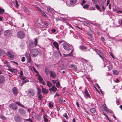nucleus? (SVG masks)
I'll list each match as a JSON object with an SVG mask.
<instances>
[{
  "label": "nucleus",
  "instance_id": "nucleus-1",
  "mask_svg": "<svg viewBox=\"0 0 122 122\" xmlns=\"http://www.w3.org/2000/svg\"><path fill=\"white\" fill-rule=\"evenodd\" d=\"M38 39L35 38L34 42L32 40H31L29 41V44L30 46V49L31 48L36 47L37 46L38 43Z\"/></svg>",
  "mask_w": 122,
  "mask_h": 122
},
{
  "label": "nucleus",
  "instance_id": "nucleus-27",
  "mask_svg": "<svg viewBox=\"0 0 122 122\" xmlns=\"http://www.w3.org/2000/svg\"><path fill=\"white\" fill-rule=\"evenodd\" d=\"M35 117V118L36 120H39L41 118L37 114H36Z\"/></svg>",
  "mask_w": 122,
  "mask_h": 122
},
{
  "label": "nucleus",
  "instance_id": "nucleus-56",
  "mask_svg": "<svg viewBox=\"0 0 122 122\" xmlns=\"http://www.w3.org/2000/svg\"><path fill=\"white\" fill-rule=\"evenodd\" d=\"M20 78L21 80H24L26 78V77H23V76L22 77H20Z\"/></svg>",
  "mask_w": 122,
  "mask_h": 122
},
{
  "label": "nucleus",
  "instance_id": "nucleus-58",
  "mask_svg": "<svg viewBox=\"0 0 122 122\" xmlns=\"http://www.w3.org/2000/svg\"><path fill=\"white\" fill-rule=\"evenodd\" d=\"M57 80H52L51 81L53 82V83L54 84H56V82L57 81Z\"/></svg>",
  "mask_w": 122,
  "mask_h": 122
},
{
  "label": "nucleus",
  "instance_id": "nucleus-28",
  "mask_svg": "<svg viewBox=\"0 0 122 122\" xmlns=\"http://www.w3.org/2000/svg\"><path fill=\"white\" fill-rule=\"evenodd\" d=\"M47 86L49 87H50L52 85V83L49 81H47Z\"/></svg>",
  "mask_w": 122,
  "mask_h": 122
},
{
  "label": "nucleus",
  "instance_id": "nucleus-10",
  "mask_svg": "<svg viewBox=\"0 0 122 122\" xmlns=\"http://www.w3.org/2000/svg\"><path fill=\"white\" fill-rule=\"evenodd\" d=\"M9 107L11 109L14 110H15L17 109L18 107L14 103L10 104L9 106Z\"/></svg>",
  "mask_w": 122,
  "mask_h": 122
},
{
  "label": "nucleus",
  "instance_id": "nucleus-54",
  "mask_svg": "<svg viewBox=\"0 0 122 122\" xmlns=\"http://www.w3.org/2000/svg\"><path fill=\"white\" fill-rule=\"evenodd\" d=\"M0 118L2 119H5V117L2 114H1L0 116Z\"/></svg>",
  "mask_w": 122,
  "mask_h": 122
},
{
  "label": "nucleus",
  "instance_id": "nucleus-23",
  "mask_svg": "<svg viewBox=\"0 0 122 122\" xmlns=\"http://www.w3.org/2000/svg\"><path fill=\"white\" fill-rule=\"evenodd\" d=\"M8 70L12 72L17 73V70L15 69H9Z\"/></svg>",
  "mask_w": 122,
  "mask_h": 122
},
{
  "label": "nucleus",
  "instance_id": "nucleus-55",
  "mask_svg": "<svg viewBox=\"0 0 122 122\" xmlns=\"http://www.w3.org/2000/svg\"><path fill=\"white\" fill-rule=\"evenodd\" d=\"M21 61L22 62H24L25 60V58L24 57H22L21 58Z\"/></svg>",
  "mask_w": 122,
  "mask_h": 122
},
{
  "label": "nucleus",
  "instance_id": "nucleus-48",
  "mask_svg": "<svg viewBox=\"0 0 122 122\" xmlns=\"http://www.w3.org/2000/svg\"><path fill=\"white\" fill-rule=\"evenodd\" d=\"M43 117L44 121L45 122H47L48 121L47 118L45 117L44 115H43Z\"/></svg>",
  "mask_w": 122,
  "mask_h": 122
},
{
  "label": "nucleus",
  "instance_id": "nucleus-37",
  "mask_svg": "<svg viewBox=\"0 0 122 122\" xmlns=\"http://www.w3.org/2000/svg\"><path fill=\"white\" fill-rule=\"evenodd\" d=\"M42 15L45 17H47V16L45 14V13L42 11L41 12Z\"/></svg>",
  "mask_w": 122,
  "mask_h": 122
},
{
  "label": "nucleus",
  "instance_id": "nucleus-39",
  "mask_svg": "<svg viewBox=\"0 0 122 122\" xmlns=\"http://www.w3.org/2000/svg\"><path fill=\"white\" fill-rule=\"evenodd\" d=\"M38 95V97L39 100H41V99L42 98V95L39 94L37 95Z\"/></svg>",
  "mask_w": 122,
  "mask_h": 122
},
{
  "label": "nucleus",
  "instance_id": "nucleus-45",
  "mask_svg": "<svg viewBox=\"0 0 122 122\" xmlns=\"http://www.w3.org/2000/svg\"><path fill=\"white\" fill-rule=\"evenodd\" d=\"M89 36V37L90 39L91 40H94V38L92 36V35H88Z\"/></svg>",
  "mask_w": 122,
  "mask_h": 122
},
{
  "label": "nucleus",
  "instance_id": "nucleus-47",
  "mask_svg": "<svg viewBox=\"0 0 122 122\" xmlns=\"http://www.w3.org/2000/svg\"><path fill=\"white\" fill-rule=\"evenodd\" d=\"M25 121H29V122H33V121L30 118H29L28 119H25Z\"/></svg>",
  "mask_w": 122,
  "mask_h": 122
},
{
  "label": "nucleus",
  "instance_id": "nucleus-46",
  "mask_svg": "<svg viewBox=\"0 0 122 122\" xmlns=\"http://www.w3.org/2000/svg\"><path fill=\"white\" fill-rule=\"evenodd\" d=\"M63 116L64 117H65L66 118V119H68L69 118L68 116L67 115V114L66 113H64L63 115Z\"/></svg>",
  "mask_w": 122,
  "mask_h": 122
},
{
  "label": "nucleus",
  "instance_id": "nucleus-21",
  "mask_svg": "<svg viewBox=\"0 0 122 122\" xmlns=\"http://www.w3.org/2000/svg\"><path fill=\"white\" fill-rule=\"evenodd\" d=\"M5 51L3 49H0V56H2L5 54Z\"/></svg>",
  "mask_w": 122,
  "mask_h": 122
},
{
  "label": "nucleus",
  "instance_id": "nucleus-32",
  "mask_svg": "<svg viewBox=\"0 0 122 122\" xmlns=\"http://www.w3.org/2000/svg\"><path fill=\"white\" fill-rule=\"evenodd\" d=\"M105 59L102 60L103 61L105 62L107 64H110V62L109 61L107 60L104 57Z\"/></svg>",
  "mask_w": 122,
  "mask_h": 122
},
{
  "label": "nucleus",
  "instance_id": "nucleus-52",
  "mask_svg": "<svg viewBox=\"0 0 122 122\" xmlns=\"http://www.w3.org/2000/svg\"><path fill=\"white\" fill-rule=\"evenodd\" d=\"M47 11L50 12H52V9L50 8H47Z\"/></svg>",
  "mask_w": 122,
  "mask_h": 122
},
{
  "label": "nucleus",
  "instance_id": "nucleus-30",
  "mask_svg": "<svg viewBox=\"0 0 122 122\" xmlns=\"http://www.w3.org/2000/svg\"><path fill=\"white\" fill-rule=\"evenodd\" d=\"M103 110L107 112V108L106 107V105L105 104H103Z\"/></svg>",
  "mask_w": 122,
  "mask_h": 122
},
{
  "label": "nucleus",
  "instance_id": "nucleus-26",
  "mask_svg": "<svg viewBox=\"0 0 122 122\" xmlns=\"http://www.w3.org/2000/svg\"><path fill=\"white\" fill-rule=\"evenodd\" d=\"M73 50H72V51L69 54H63V55H64V56L65 57H67V56H71L72 55V53L73 51Z\"/></svg>",
  "mask_w": 122,
  "mask_h": 122
},
{
  "label": "nucleus",
  "instance_id": "nucleus-22",
  "mask_svg": "<svg viewBox=\"0 0 122 122\" xmlns=\"http://www.w3.org/2000/svg\"><path fill=\"white\" fill-rule=\"evenodd\" d=\"M53 44L54 46L56 47L57 50L59 49V44L57 42H55L53 43Z\"/></svg>",
  "mask_w": 122,
  "mask_h": 122
},
{
  "label": "nucleus",
  "instance_id": "nucleus-13",
  "mask_svg": "<svg viewBox=\"0 0 122 122\" xmlns=\"http://www.w3.org/2000/svg\"><path fill=\"white\" fill-rule=\"evenodd\" d=\"M69 68H72L74 71H76L77 70V67L74 64H70L69 65Z\"/></svg>",
  "mask_w": 122,
  "mask_h": 122
},
{
  "label": "nucleus",
  "instance_id": "nucleus-57",
  "mask_svg": "<svg viewBox=\"0 0 122 122\" xmlns=\"http://www.w3.org/2000/svg\"><path fill=\"white\" fill-rule=\"evenodd\" d=\"M89 9L90 10H95V8L94 7H92L89 8Z\"/></svg>",
  "mask_w": 122,
  "mask_h": 122
},
{
  "label": "nucleus",
  "instance_id": "nucleus-7",
  "mask_svg": "<svg viewBox=\"0 0 122 122\" xmlns=\"http://www.w3.org/2000/svg\"><path fill=\"white\" fill-rule=\"evenodd\" d=\"M35 95V91L34 90L32 89H30L28 90L27 93V95L30 97H33Z\"/></svg>",
  "mask_w": 122,
  "mask_h": 122
},
{
  "label": "nucleus",
  "instance_id": "nucleus-38",
  "mask_svg": "<svg viewBox=\"0 0 122 122\" xmlns=\"http://www.w3.org/2000/svg\"><path fill=\"white\" fill-rule=\"evenodd\" d=\"M41 92V89H40L39 88H37V95L40 94Z\"/></svg>",
  "mask_w": 122,
  "mask_h": 122
},
{
  "label": "nucleus",
  "instance_id": "nucleus-64",
  "mask_svg": "<svg viewBox=\"0 0 122 122\" xmlns=\"http://www.w3.org/2000/svg\"><path fill=\"white\" fill-rule=\"evenodd\" d=\"M53 106V105L51 104V103L50 102L49 104V107L50 108L51 107Z\"/></svg>",
  "mask_w": 122,
  "mask_h": 122
},
{
  "label": "nucleus",
  "instance_id": "nucleus-50",
  "mask_svg": "<svg viewBox=\"0 0 122 122\" xmlns=\"http://www.w3.org/2000/svg\"><path fill=\"white\" fill-rule=\"evenodd\" d=\"M35 65L37 67H38L39 68H40L41 67V66L40 64H36V63H35Z\"/></svg>",
  "mask_w": 122,
  "mask_h": 122
},
{
  "label": "nucleus",
  "instance_id": "nucleus-14",
  "mask_svg": "<svg viewBox=\"0 0 122 122\" xmlns=\"http://www.w3.org/2000/svg\"><path fill=\"white\" fill-rule=\"evenodd\" d=\"M49 73L50 74V76L53 78H55L56 76V74L54 71H50Z\"/></svg>",
  "mask_w": 122,
  "mask_h": 122
},
{
  "label": "nucleus",
  "instance_id": "nucleus-33",
  "mask_svg": "<svg viewBox=\"0 0 122 122\" xmlns=\"http://www.w3.org/2000/svg\"><path fill=\"white\" fill-rule=\"evenodd\" d=\"M59 102L61 104L63 103V99L62 97H61L59 98Z\"/></svg>",
  "mask_w": 122,
  "mask_h": 122
},
{
  "label": "nucleus",
  "instance_id": "nucleus-19",
  "mask_svg": "<svg viewBox=\"0 0 122 122\" xmlns=\"http://www.w3.org/2000/svg\"><path fill=\"white\" fill-rule=\"evenodd\" d=\"M42 91L43 93L45 95H46L48 93V90L45 88H43L42 89Z\"/></svg>",
  "mask_w": 122,
  "mask_h": 122
},
{
  "label": "nucleus",
  "instance_id": "nucleus-2",
  "mask_svg": "<svg viewBox=\"0 0 122 122\" xmlns=\"http://www.w3.org/2000/svg\"><path fill=\"white\" fill-rule=\"evenodd\" d=\"M62 46L64 48L66 51H70L72 49L73 46L65 41L62 44Z\"/></svg>",
  "mask_w": 122,
  "mask_h": 122
},
{
  "label": "nucleus",
  "instance_id": "nucleus-9",
  "mask_svg": "<svg viewBox=\"0 0 122 122\" xmlns=\"http://www.w3.org/2000/svg\"><path fill=\"white\" fill-rule=\"evenodd\" d=\"M14 119L16 122H21L22 121V118L18 115H16L14 116Z\"/></svg>",
  "mask_w": 122,
  "mask_h": 122
},
{
  "label": "nucleus",
  "instance_id": "nucleus-42",
  "mask_svg": "<svg viewBox=\"0 0 122 122\" xmlns=\"http://www.w3.org/2000/svg\"><path fill=\"white\" fill-rule=\"evenodd\" d=\"M60 84L59 81H57L56 83V85L57 88H59L60 86Z\"/></svg>",
  "mask_w": 122,
  "mask_h": 122
},
{
  "label": "nucleus",
  "instance_id": "nucleus-5",
  "mask_svg": "<svg viewBox=\"0 0 122 122\" xmlns=\"http://www.w3.org/2000/svg\"><path fill=\"white\" fill-rule=\"evenodd\" d=\"M30 53L31 56L33 57H35L37 56L38 54V51L37 49H34L30 51Z\"/></svg>",
  "mask_w": 122,
  "mask_h": 122
},
{
  "label": "nucleus",
  "instance_id": "nucleus-6",
  "mask_svg": "<svg viewBox=\"0 0 122 122\" xmlns=\"http://www.w3.org/2000/svg\"><path fill=\"white\" fill-rule=\"evenodd\" d=\"M6 55L8 57V59L12 60L14 57L13 53L11 51H8Z\"/></svg>",
  "mask_w": 122,
  "mask_h": 122
},
{
  "label": "nucleus",
  "instance_id": "nucleus-36",
  "mask_svg": "<svg viewBox=\"0 0 122 122\" xmlns=\"http://www.w3.org/2000/svg\"><path fill=\"white\" fill-rule=\"evenodd\" d=\"M4 12V10L3 9L0 8V13L3 14Z\"/></svg>",
  "mask_w": 122,
  "mask_h": 122
},
{
  "label": "nucleus",
  "instance_id": "nucleus-15",
  "mask_svg": "<svg viewBox=\"0 0 122 122\" xmlns=\"http://www.w3.org/2000/svg\"><path fill=\"white\" fill-rule=\"evenodd\" d=\"M5 80V78L2 75H0V84L3 83Z\"/></svg>",
  "mask_w": 122,
  "mask_h": 122
},
{
  "label": "nucleus",
  "instance_id": "nucleus-24",
  "mask_svg": "<svg viewBox=\"0 0 122 122\" xmlns=\"http://www.w3.org/2000/svg\"><path fill=\"white\" fill-rule=\"evenodd\" d=\"M15 103L17 104L18 105H19L20 106H21V107H22L23 108H24L25 107V106L21 104L20 103V102H15Z\"/></svg>",
  "mask_w": 122,
  "mask_h": 122
},
{
  "label": "nucleus",
  "instance_id": "nucleus-53",
  "mask_svg": "<svg viewBox=\"0 0 122 122\" xmlns=\"http://www.w3.org/2000/svg\"><path fill=\"white\" fill-rule=\"evenodd\" d=\"M23 71L22 70H21L20 71V75H19V76L20 77H22V76H23Z\"/></svg>",
  "mask_w": 122,
  "mask_h": 122
},
{
  "label": "nucleus",
  "instance_id": "nucleus-59",
  "mask_svg": "<svg viewBox=\"0 0 122 122\" xmlns=\"http://www.w3.org/2000/svg\"><path fill=\"white\" fill-rule=\"evenodd\" d=\"M93 4H95L97 3V0H94L92 1Z\"/></svg>",
  "mask_w": 122,
  "mask_h": 122
},
{
  "label": "nucleus",
  "instance_id": "nucleus-4",
  "mask_svg": "<svg viewBox=\"0 0 122 122\" xmlns=\"http://www.w3.org/2000/svg\"><path fill=\"white\" fill-rule=\"evenodd\" d=\"M17 37L22 39L24 38L25 36V34L24 32L22 30L19 31L17 33Z\"/></svg>",
  "mask_w": 122,
  "mask_h": 122
},
{
  "label": "nucleus",
  "instance_id": "nucleus-60",
  "mask_svg": "<svg viewBox=\"0 0 122 122\" xmlns=\"http://www.w3.org/2000/svg\"><path fill=\"white\" fill-rule=\"evenodd\" d=\"M45 25L46 26V27L47 28H48L49 27V24L47 23H44Z\"/></svg>",
  "mask_w": 122,
  "mask_h": 122
},
{
  "label": "nucleus",
  "instance_id": "nucleus-17",
  "mask_svg": "<svg viewBox=\"0 0 122 122\" xmlns=\"http://www.w3.org/2000/svg\"><path fill=\"white\" fill-rule=\"evenodd\" d=\"M49 89L51 93V91L55 93L57 90V88L55 86H53L51 88H50Z\"/></svg>",
  "mask_w": 122,
  "mask_h": 122
},
{
  "label": "nucleus",
  "instance_id": "nucleus-61",
  "mask_svg": "<svg viewBox=\"0 0 122 122\" xmlns=\"http://www.w3.org/2000/svg\"><path fill=\"white\" fill-rule=\"evenodd\" d=\"M36 8H37V10L38 11L40 12H42V11L39 8L37 7H36Z\"/></svg>",
  "mask_w": 122,
  "mask_h": 122
},
{
  "label": "nucleus",
  "instance_id": "nucleus-41",
  "mask_svg": "<svg viewBox=\"0 0 122 122\" xmlns=\"http://www.w3.org/2000/svg\"><path fill=\"white\" fill-rule=\"evenodd\" d=\"M89 5H88L85 4L84 5L83 7L85 9L88 8L89 7Z\"/></svg>",
  "mask_w": 122,
  "mask_h": 122
},
{
  "label": "nucleus",
  "instance_id": "nucleus-34",
  "mask_svg": "<svg viewBox=\"0 0 122 122\" xmlns=\"http://www.w3.org/2000/svg\"><path fill=\"white\" fill-rule=\"evenodd\" d=\"M95 49H94L93 48L90 49H88L86 51H88L91 52L92 54L93 53V52H94L95 51Z\"/></svg>",
  "mask_w": 122,
  "mask_h": 122
},
{
  "label": "nucleus",
  "instance_id": "nucleus-44",
  "mask_svg": "<svg viewBox=\"0 0 122 122\" xmlns=\"http://www.w3.org/2000/svg\"><path fill=\"white\" fill-rule=\"evenodd\" d=\"M25 56L26 58L27 57H30V56L29 54L27 52H26L25 53Z\"/></svg>",
  "mask_w": 122,
  "mask_h": 122
},
{
  "label": "nucleus",
  "instance_id": "nucleus-18",
  "mask_svg": "<svg viewBox=\"0 0 122 122\" xmlns=\"http://www.w3.org/2000/svg\"><path fill=\"white\" fill-rule=\"evenodd\" d=\"M85 91L84 92V93L86 97L90 98L91 96L90 95L87 89L85 88Z\"/></svg>",
  "mask_w": 122,
  "mask_h": 122
},
{
  "label": "nucleus",
  "instance_id": "nucleus-16",
  "mask_svg": "<svg viewBox=\"0 0 122 122\" xmlns=\"http://www.w3.org/2000/svg\"><path fill=\"white\" fill-rule=\"evenodd\" d=\"M12 92L14 94L15 96H16L17 95L18 93V92L16 87H14L13 88Z\"/></svg>",
  "mask_w": 122,
  "mask_h": 122
},
{
  "label": "nucleus",
  "instance_id": "nucleus-8",
  "mask_svg": "<svg viewBox=\"0 0 122 122\" xmlns=\"http://www.w3.org/2000/svg\"><path fill=\"white\" fill-rule=\"evenodd\" d=\"M95 51L97 53V54L102 59V60L105 59L104 57H103V54L102 53L98 50L96 49L95 50Z\"/></svg>",
  "mask_w": 122,
  "mask_h": 122
},
{
  "label": "nucleus",
  "instance_id": "nucleus-62",
  "mask_svg": "<svg viewBox=\"0 0 122 122\" xmlns=\"http://www.w3.org/2000/svg\"><path fill=\"white\" fill-rule=\"evenodd\" d=\"M40 82L42 84L45 85V81H44L43 80H42L41 81H40Z\"/></svg>",
  "mask_w": 122,
  "mask_h": 122
},
{
  "label": "nucleus",
  "instance_id": "nucleus-43",
  "mask_svg": "<svg viewBox=\"0 0 122 122\" xmlns=\"http://www.w3.org/2000/svg\"><path fill=\"white\" fill-rule=\"evenodd\" d=\"M27 58V62L28 63H30L31 62V57H27L26 58Z\"/></svg>",
  "mask_w": 122,
  "mask_h": 122
},
{
  "label": "nucleus",
  "instance_id": "nucleus-11",
  "mask_svg": "<svg viewBox=\"0 0 122 122\" xmlns=\"http://www.w3.org/2000/svg\"><path fill=\"white\" fill-rule=\"evenodd\" d=\"M18 113L21 115H24L25 114L26 112L25 110L21 108L19 109L18 110Z\"/></svg>",
  "mask_w": 122,
  "mask_h": 122
},
{
  "label": "nucleus",
  "instance_id": "nucleus-51",
  "mask_svg": "<svg viewBox=\"0 0 122 122\" xmlns=\"http://www.w3.org/2000/svg\"><path fill=\"white\" fill-rule=\"evenodd\" d=\"M33 70L34 72L36 73L38 75H39V73L36 70L34 67H33Z\"/></svg>",
  "mask_w": 122,
  "mask_h": 122
},
{
  "label": "nucleus",
  "instance_id": "nucleus-3",
  "mask_svg": "<svg viewBox=\"0 0 122 122\" xmlns=\"http://www.w3.org/2000/svg\"><path fill=\"white\" fill-rule=\"evenodd\" d=\"M99 6L97 4H96L95 5V6L97 8V10L100 12H102V11L103 12L104 11L106 8H105L103 4H99Z\"/></svg>",
  "mask_w": 122,
  "mask_h": 122
},
{
  "label": "nucleus",
  "instance_id": "nucleus-35",
  "mask_svg": "<svg viewBox=\"0 0 122 122\" xmlns=\"http://www.w3.org/2000/svg\"><path fill=\"white\" fill-rule=\"evenodd\" d=\"M113 74L116 75L118 74V72L117 70H114L113 71Z\"/></svg>",
  "mask_w": 122,
  "mask_h": 122
},
{
  "label": "nucleus",
  "instance_id": "nucleus-25",
  "mask_svg": "<svg viewBox=\"0 0 122 122\" xmlns=\"http://www.w3.org/2000/svg\"><path fill=\"white\" fill-rule=\"evenodd\" d=\"M77 0H70V3L71 5H73L77 1Z\"/></svg>",
  "mask_w": 122,
  "mask_h": 122
},
{
  "label": "nucleus",
  "instance_id": "nucleus-20",
  "mask_svg": "<svg viewBox=\"0 0 122 122\" xmlns=\"http://www.w3.org/2000/svg\"><path fill=\"white\" fill-rule=\"evenodd\" d=\"M88 35H92L93 34V31L90 29H89L87 32Z\"/></svg>",
  "mask_w": 122,
  "mask_h": 122
},
{
  "label": "nucleus",
  "instance_id": "nucleus-29",
  "mask_svg": "<svg viewBox=\"0 0 122 122\" xmlns=\"http://www.w3.org/2000/svg\"><path fill=\"white\" fill-rule=\"evenodd\" d=\"M90 111L92 113H95L96 112V110L94 108H93L91 109H90Z\"/></svg>",
  "mask_w": 122,
  "mask_h": 122
},
{
  "label": "nucleus",
  "instance_id": "nucleus-63",
  "mask_svg": "<svg viewBox=\"0 0 122 122\" xmlns=\"http://www.w3.org/2000/svg\"><path fill=\"white\" fill-rule=\"evenodd\" d=\"M15 3H16V6L15 7L16 8H17L18 7V3L17 1L16 0H15Z\"/></svg>",
  "mask_w": 122,
  "mask_h": 122
},
{
  "label": "nucleus",
  "instance_id": "nucleus-31",
  "mask_svg": "<svg viewBox=\"0 0 122 122\" xmlns=\"http://www.w3.org/2000/svg\"><path fill=\"white\" fill-rule=\"evenodd\" d=\"M79 48L81 50L87 49V48L86 47L83 46H79Z\"/></svg>",
  "mask_w": 122,
  "mask_h": 122
},
{
  "label": "nucleus",
  "instance_id": "nucleus-40",
  "mask_svg": "<svg viewBox=\"0 0 122 122\" xmlns=\"http://www.w3.org/2000/svg\"><path fill=\"white\" fill-rule=\"evenodd\" d=\"M37 76H38V79L39 81L40 82L43 80L42 78L39 75H37Z\"/></svg>",
  "mask_w": 122,
  "mask_h": 122
},
{
  "label": "nucleus",
  "instance_id": "nucleus-12",
  "mask_svg": "<svg viewBox=\"0 0 122 122\" xmlns=\"http://www.w3.org/2000/svg\"><path fill=\"white\" fill-rule=\"evenodd\" d=\"M11 30H7L4 33V35L7 37H9L11 36Z\"/></svg>",
  "mask_w": 122,
  "mask_h": 122
},
{
  "label": "nucleus",
  "instance_id": "nucleus-49",
  "mask_svg": "<svg viewBox=\"0 0 122 122\" xmlns=\"http://www.w3.org/2000/svg\"><path fill=\"white\" fill-rule=\"evenodd\" d=\"M24 8L26 12H30V11L26 7H24Z\"/></svg>",
  "mask_w": 122,
  "mask_h": 122
}]
</instances>
